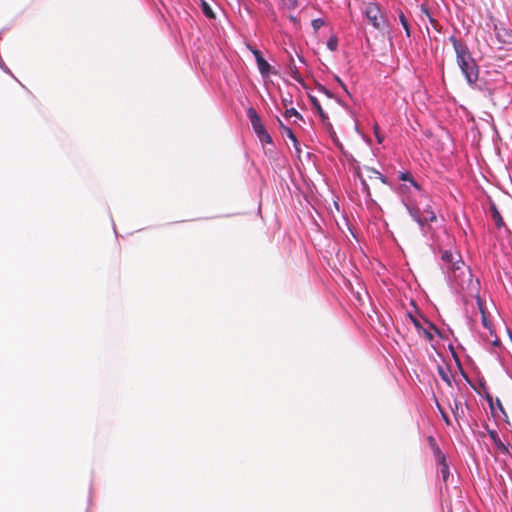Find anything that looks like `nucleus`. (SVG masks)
Returning <instances> with one entry per match:
<instances>
[{"label": "nucleus", "mask_w": 512, "mask_h": 512, "mask_svg": "<svg viewBox=\"0 0 512 512\" xmlns=\"http://www.w3.org/2000/svg\"><path fill=\"white\" fill-rule=\"evenodd\" d=\"M284 8L294 10L298 7V0H281Z\"/></svg>", "instance_id": "23"}, {"label": "nucleus", "mask_w": 512, "mask_h": 512, "mask_svg": "<svg viewBox=\"0 0 512 512\" xmlns=\"http://www.w3.org/2000/svg\"><path fill=\"white\" fill-rule=\"evenodd\" d=\"M399 20H400L402 27L405 30L406 35L408 37H410V26H409L406 16L402 12L399 14Z\"/></svg>", "instance_id": "21"}, {"label": "nucleus", "mask_w": 512, "mask_h": 512, "mask_svg": "<svg viewBox=\"0 0 512 512\" xmlns=\"http://www.w3.org/2000/svg\"><path fill=\"white\" fill-rule=\"evenodd\" d=\"M283 102H284L285 105H287L288 99H283Z\"/></svg>", "instance_id": "35"}, {"label": "nucleus", "mask_w": 512, "mask_h": 512, "mask_svg": "<svg viewBox=\"0 0 512 512\" xmlns=\"http://www.w3.org/2000/svg\"><path fill=\"white\" fill-rule=\"evenodd\" d=\"M201 8H202L203 14L207 18H209V19H215L216 18L215 13L213 12L212 8L210 7V5L205 0H201Z\"/></svg>", "instance_id": "17"}, {"label": "nucleus", "mask_w": 512, "mask_h": 512, "mask_svg": "<svg viewBox=\"0 0 512 512\" xmlns=\"http://www.w3.org/2000/svg\"><path fill=\"white\" fill-rule=\"evenodd\" d=\"M429 441L430 443H432V448H433V452H434V455L436 457V460L437 462H445L446 460V457L445 455L441 452L440 448L438 445H436L435 443V440L433 437H429Z\"/></svg>", "instance_id": "15"}, {"label": "nucleus", "mask_w": 512, "mask_h": 512, "mask_svg": "<svg viewBox=\"0 0 512 512\" xmlns=\"http://www.w3.org/2000/svg\"><path fill=\"white\" fill-rule=\"evenodd\" d=\"M490 212H491V217L495 223L496 228H498V229L505 228L508 232H510L495 203H491Z\"/></svg>", "instance_id": "8"}, {"label": "nucleus", "mask_w": 512, "mask_h": 512, "mask_svg": "<svg viewBox=\"0 0 512 512\" xmlns=\"http://www.w3.org/2000/svg\"><path fill=\"white\" fill-rule=\"evenodd\" d=\"M483 324L486 325V318L483 317Z\"/></svg>", "instance_id": "38"}, {"label": "nucleus", "mask_w": 512, "mask_h": 512, "mask_svg": "<svg viewBox=\"0 0 512 512\" xmlns=\"http://www.w3.org/2000/svg\"><path fill=\"white\" fill-rule=\"evenodd\" d=\"M489 436L493 440V442L495 443V445L497 446L498 449H500L504 452H508V448L500 440L496 431H493V430L489 431Z\"/></svg>", "instance_id": "16"}, {"label": "nucleus", "mask_w": 512, "mask_h": 512, "mask_svg": "<svg viewBox=\"0 0 512 512\" xmlns=\"http://www.w3.org/2000/svg\"><path fill=\"white\" fill-rule=\"evenodd\" d=\"M450 41L456 53L457 63L469 84H474L478 80V66L471 57L467 46L459 41L455 36L450 37Z\"/></svg>", "instance_id": "1"}, {"label": "nucleus", "mask_w": 512, "mask_h": 512, "mask_svg": "<svg viewBox=\"0 0 512 512\" xmlns=\"http://www.w3.org/2000/svg\"><path fill=\"white\" fill-rule=\"evenodd\" d=\"M327 46L331 51H335L338 46V41L336 37H330L327 41Z\"/></svg>", "instance_id": "27"}, {"label": "nucleus", "mask_w": 512, "mask_h": 512, "mask_svg": "<svg viewBox=\"0 0 512 512\" xmlns=\"http://www.w3.org/2000/svg\"><path fill=\"white\" fill-rule=\"evenodd\" d=\"M356 174L361 181L363 190L370 197L371 188L378 190L386 184L385 177L377 170L365 167L363 170H357Z\"/></svg>", "instance_id": "2"}, {"label": "nucleus", "mask_w": 512, "mask_h": 512, "mask_svg": "<svg viewBox=\"0 0 512 512\" xmlns=\"http://www.w3.org/2000/svg\"><path fill=\"white\" fill-rule=\"evenodd\" d=\"M253 55L255 56L258 69L262 76L266 77L270 73V64L263 58L261 52L259 50H252Z\"/></svg>", "instance_id": "7"}, {"label": "nucleus", "mask_w": 512, "mask_h": 512, "mask_svg": "<svg viewBox=\"0 0 512 512\" xmlns=\"http://www.w3.org/2000/svg\"><path fill=\"white\" fill-rule=\"evenodd\" d=\"M290 19L293 20V21L296 20V18L294 16H290Z\"/></svg>", "instance_id": "37"}, {"label": "nucleus", "mask_w": 512, "mask_h": 512, "mask_svg": "<svg viewBox=\"0 0 512 512\" xmlns=\"http://www.w3.org/2000/svg\"><path fill=\"white\" fill-rule=\"evenodd\" d=\"M284 116H285L286 118H290V117L294 116V117H296V118H298V119H302V115H301V114H299L295 108L287 109V110L285 111V113H284Z\"/></svg>", "instance_id": "25"}, {"label": "nucleus", "mask_w": 512, "mask_h": 512, "mask_svg": "<svg viewBox=\"0 0 512 512\" xmlns=\"http://www.w3.org/2000/svg\"><path fill=\"white\" fill-rule=\"evenodd\" d=\"M373 129H374V135L377 139V142L379 144H382V142L384 140V136L380 133V128H379L378 124H375Z\"/></svg>", "instance_id": "26"}, {"label": "nucleus", "mask_w": 512, "mask_h": 512, "mask_svg": "<svg viewBox=\"0 0 512 512\" xmlns=\"http://www.w3.org/2000/svg\"><path fill=\"white\" fill-rule=\"evenodd\" d=\"M292 145L294 146V148L296 149L297 152H300L299 142L296 137H295V141H292Z\"/></svg>", "instance_id": "31"}, {"label": "nucleus", "mask_w": 512, "mask_h": 512, "mask_svg": "<svg viewBox=\"0 0 512 512\" xmlns=\"http://www.w3.org/2000/svg\"><path fill=\"white\" fill-rule=\"evenodd\" d=\"M486 399H487V402H488V404H489V406H490L491 410L493 411V410L495 409V407H497V408L500 410V412L503 414V416H504V418H505V421H506L507 423H509V421H508V415H507V413H506V411H505V409H504V407H503V405H502L501 400H500L499 398H496V399L494 400V399H493V397H492L491 395H487V396H486Z\"/></svg>", "instance_id": "10"}, {"label": "nucleus", "mask_w": 512, "mask_h": 512, "mask_svg": "<svg viewBox=\"0 0 512 512\" xmlns=\"http://www.w3.org/2000/svg\"><path fill=\"white\" fill-rule=\"evenodd\" d=\"M438 373L441 376L442 380L445 381L449 386H451V379L449 376V372L445 370L443 367H438Z\"/></svg>", "instance_id": "22"}, {"label": "nucleus", "mask_w": 512, "mask_h": 512, "mask_svg": "<svg viewBox=\"0 0 512 512\" xmlns=\"http://www.w3.org/2000/svg\"><path fill=\"white\" fill-rule=\"evenodd\" d=\"M421 213L423 215L424 224L428 222H435L437 217L431 206L427 205L424 209H421Z\"/></svg>", "instance_id": "13"}, {"label": "nucleus", "mask_w": 512, "mask_h": 512, "mask_svg": "<svg viewBox=\"0 0 512 512\" xmlns=\"http://www.w3.org/2000/svg\"><path fill=\"white\" fill-rule=\"evenodd\" d=\"M428 324L430 325V327H431V328H433V329H435V330H436V328L434 327V325H432V324H431V323H429V322H428Z\"/></svg>", "instance_id": "36"}, {"label": "nucleus", "mask_w": 512, "mask_h": 512, "mask_svg": "<svg viewBox=\"0 0 512 512\" xmlns=\"http://www.w3.org/2000/svg\"><path fill=\"white\" fill-rule=\"evenodd\" d=\"M327 131L329 132L333 142L340 148L342 149V144L340 143L337 135H336V132L333 130V127L331 126V128L329 127H326Z\"/></svg>", "instance_id": "24"}, {"label": "nucleus", "mask_w": 512, "mask_h": 512, "mask_svg": "<svg viewBox=\"0 0 512 512\" xmlns=\"http://www.w3.org/2000/svg\"><path fill=\"white\" fill-rule=\"evenodd\" d=\"M399 179L402 181H408L415 187V189H417L418 191L421 190L420 185L413 179L409 172L400 173Z\"/></svg>", "instance_id": "18"}, {"label": "nucleus", "mask_w": 512, "mask_h": 512, "mask_svg": "<svg viewBox=\"0 0 512 512\" xmlns=\"http://www.w3.org/2000/svg\"><path fill=\"white\" fill-rule=\"evenodd\" d=\"M322 91L329 97H331V94L329 93V91L327 89H325L324 87H321Z\"/></svg>", "instance_id": "34"}, {"label": "nucleus", "mask_w": 512, "mask_h": 512, "mask_svg": "<svg viewBox=\"0 0 512 512\" xmlns=\"http://www.w3.org/2000/svg\"><path fill=\"white\" fill-rule=\"evenodd\" d=\"M437 407L441 413L443 420L446 422L447 425H450V420H449L448 415L443 411L442 407L438 403H437Z\"/></svg>", "instance_id": "29"}, {"label": "nucleus", "mask_w": 512, "mask_h": 512, "mask_svg": "<svg viewBox=\"0 0 512 512\" xmlns=\"http://www.w3.org/2000/svg\"><path fill=\"white\" fill-rule=\"evenodd\" d=\"M421 12L425 15V17L428 18V20L430 21L432 26L435 29H438V25H439L438 22L430 15L429 10L426 6H424V5L421 6Z\"/></svg>", "instance_id": "20"}, {"label": "nucleus", "mask_w": 512, "mask_h": 512, "mask_svg": "<svg viewBox=\"0 0 512 512\" xmlns=\"http://www.w3.org/2000/svg\"><path fill=\"white\" fill-rule=\"evenodd\" d=\"M495 38L499 48L502 49L506 45H512V31L498 23L493 24Z\"/></svg>", "instance_id": "5"}, {"label": "nucleus", "mask_w": 512, "mask_h": 512, "mask_svg": "<svg viewBox=\"0 0 512 512\" xmlns=\"http://www.w3.org/2000/svg\"><path fill=\"white\" fill-rule=\"evenodd\" d=\"M442 261L452 270L460 269V255L451 251H443L441 255Z\"/></svg>", "instance_id": "6"}, {"label": "nucleus", "mask_w": 512, "mask_h": 512, "mask_svg": "<svg viewBox=\"0 0 512 512\" xmlns=\"http://www.w3.org/2000/svg\"><path fill=\"white\" fill-rule=\"evenodd\" d=\"M422 330H423V332H424V334H425V336H426V338H427L428 340H432V339H433V335H432L429 331H427V330H426V329H424V328H423Z\"/></svg>", "instance_id": "32"}, {"label": "nucleus", "mask_w": 512, "mask_h": 512, "mask_svg": "<svg viewBox=\"0 0 512 512\" xmlns=\"http://www.w3.org/2000/svg\"><path fill=\"white\" fill-rule=\"evenodd\" d=\"M324 24V20L321 18H317L312 21V27L315 31H318L322 26H324Z\"/></svg>", "instance_id": "28"}, {"label": "nucleus", "mask_w": 512, "mask_h": 512, "mask_svg": "<svg viewBox=\"0 0 512 512\" xmlns=\"http://www.w3.org/2000/svg\"><path fill=\"white\" fill-rule=\"evenodd\" d=\"M410 318H411V320H412L413 324L415 325V327H416L417 329H419V330H420V329H421V330L423 329V327H422L421 322L419 321V319H417L416 317H413L412 315H410Z\"/></svg>", "instance_id": "30"}, {"label": "nucleus", "mask_w": 512, "mask_h": 512, "mask_svg": "<svg viewBox=\"0 0 512 512\" xmlns=\"http://www.w3.org/2000/svg\"><path fill=\"white\" fill-rule=\"evenodd\" d=\"M309 98H310V101H311L312 105L317 110V112H318V114H319V116H320L324 126L331 128V123L329 122V117L324 112V110H323L322 106L320 105L319 101L317 100V98L314 97V96H311V95L309 96Z\"/></svg>", "instance_id": "9"}, {"label": "nucleus", "mask_w": 512, "mask_h": 512, "mask_svg": "<svg viewBox=\"0 0 512 512\" xmlns=\"http://www.w3.org/2000/svg\"><path fill=\"white\" fill-rule=\"evenodd\" d=\"M363 15L377 30H385L388 26L385 15L382 13L379 4L375 2H369L365 5Z\"/></svg>", "instance_id": "3"}, {"label": "nucleus", "mask_w": 512, "mask_h": 512, "mask_svg": "<svg viewBox=\"0 0 512 512\" xmlns=\"http://www.w3.org/2000/svg\"><path fill=\"white\" fill-rule=\"evenodd\" d=\"M248 118L251 122L252 128L262 143L272 144V138L265 129L260 116L253 107L247 110Z\"/></svg>", "instance_id": "4"}, {"label": "nucleus", "mask_w": 512, "mask_h": 512, "mask_svg": "<svg viewBox=\"0 0 512 512\" xmlns=\"http://www.w3.org/2000/svg\"><path fill=\"white\" fill-rule=\"evenodd\" d=\"M278 122H279V128H280L281 135L283 137H287L291 141H295V134L293 133L292 129L285 126L280 119H278Z\"/></svg>", "instance_id": "14"}, {"label": "nucleus", "mask_w": 512, "mask_h": 512, "mask_svg": "<svg viewBox=\"0 0 512 512\" xmlns=\"http://www.w3.org/2000/svg\"><path fill=\"white\" fill-rule=\"evenodd\" d=\"M336 81L340 84V86L348 93V90L346 88V85L342 82V80L339 77H336Z\"/></svg>", "instance_id": "33"}, {"label": "nucleus", "mask_w": 512, "mask_h": 512, "mask_svg": "<svg viewBox=\"0 0 512 512\" xmlns=\"http://www.w3.org/2000/svg\"><path fill=\"white\" fill-rule=\"evenodd\" d=\"M288 69H289V74L290 76L295 80L297 81L298 83H303V78L298 70V68L296 67L295 63H294V60L293 58H291V61H290V64L288 65Z\"/></svg>", "instance_id": "12"}, {"label": "nucleus", "mask_w": 512, "mask_h": 512, "mask_svg": "<svg viewBox=\"0 0 512 512\" xmlns=\"http://www.w3.org/2000/svg\"><path fill=\"white\" fill-rule=\"evenodd\" d=\"M438 464L440 466L439 472L441 474V477H442L443 481L446 483L447 480H448L449 474H450L449 466H448L446 461L445 462H439Z\"/></svg>", "instance_id": "19"}, {"label": "nucleus", "mask_w": 512, "mask_h": 512, "mask_svg": "<svg viewBox=\"0 0 512 512\" xmlns=\"http://www.w3.org/2000/svg\"><path fill=\"white\" fill-rule=\"evenodd\" d=\"M410 216L420 225H424L423 215L419 205L407 206Z\"/></svg>", "instance_id": "11"}]
</instances>
